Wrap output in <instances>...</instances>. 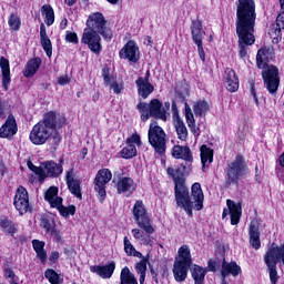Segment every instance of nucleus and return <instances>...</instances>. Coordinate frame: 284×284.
<instances>
[{
    "mask_svg": "<svg viewBox=\"0 0 284 284\" xmlns=\"http://www.w3.org/2000/svg\"><path fill=\"white\" fill-rule=\"evenodd\" d=\"M102 77L105 85H109L111 90H113L114 94H121L124 90L123 83H118L116 81L111 82L110 80V69H102Z\"/></svg>",
    "mask_w": 284,
    "mask_h": 284,
    "instance_id": "obj_31",
    "label": "nucleus"
},
{
    "mask_svg": "<svg viewBox=\"0 0 284 284\" xmlns=\"http://www.w3.org/2000/svg\"><path fill=\"white\" fill-rule=\"evenodd\" d=\"M132 256H135L136 258H143V254L141 252L136 251V248H135V251H133Z\"/></svg>",
    "mask_w": 284,
    "mask_h": 284,
    "instance_id": "obj_61",
    "label": "nucleus"
},
{
    "mask_svg": "<svg viewBox=\"0 0 284 284\" xmlns=\"http://www.w3.org/2000/svg\"><path fill=\"white\" fill-rule=\"evenodd\" d=\"M112 181V172L110 169H102L98 171L94 179V191L100 196V201H104L106 196L105 185Z\"/></svg>",
    "mask_w": 284,
    "mask_h": 284,
    "instance_id": "obj_14",
    "label": "nucleus"
},
{
    "mask_svg": "<svg viewBox=\"0 0 284 284\" xmlns=\"http://www.w3.org/2000/svg\"><path fill=\"white\" fill-rule=\"evenodd\" d=\"M29 170H31V172H34V174H37L40 179V181H42V176L44 175L43 174V163L41 164V166H37V165H33L31 161H29L27 163Z\"/></svg>",
    "mask_w": 284,
    "mask_h": 284,
    "instance_id": "obj_49",
    "label": "nucleus"
},
{
    "mask_svg": "<svg viewBox=\"0 0 284 284\" xmlns=\"http://www.w3.org/2000/svg\"><path fill=\"white\" fill-rule=\"evenodd\" d=\"M17 132H19L17 119H14V115L9 114L6 122L0 128V139H8L9 141H12Z\"/></svg>",
    "mask_w": 284,
    "mask_h": 284,
    "instance_id": "obj_18",
    "label": "nucleus"
},
{
    "mask_svg": "<svg viewBox=\"0 0 284 284\" xmlns=\"http://www.w3.org/2000/svg\"><path fill=\"white\" fill-rule=\"evenodd\" d=\"M0 68L2 72V87L4 90H8V85H10V60L6 57L0 58Z\"/></svg>",
    "mask_w": 284,
    "mask_h": 284,
    "instance_id": "obj_30",
    "label": "nucleus"
},
{
    "mask_svg": "<svg viewBox=\"0 0 284 284\" xmlns=\"http://www.w3.org/2000/svg\"><path fill=\"white\" fill-rule=\"evenodd\" d=\"M275 52L274 47L264 45L258 49L256 54V65L258 70H262V79L264 88L272 97H276L278 87L281 85V77L278 75V68L274 64H268L270 61H274Z\"/></svg>",
    "mask_w": 284,
    "mask_h": 284,
    "instance_id": "obj_3",
    "label": "nucleus"
},
{
    "mask_svg": "<svg viewBox=\"0 0 284 284\" xmlns=\"http://www.w3.org/2000/svg\"><path fill=\"white\" fill-rule=\"evenodd\" d=\"M119 57L120 59H124L130 63H139V59H141V55L139 53V47H136V43H134V41L130 40L120 50Z\"/></svg>",
    "mask_w": 284,
    "mask_h": 284,
    "instance_id": "obj_17",
    "label": "nucleus"
},
{
    "mask_svg": "<svg viewBox=\"0 0 284 284\" xmlns=\"http://www.w3.org/2000/svg\"><path fill=\"white\" fill-rule=\"evenodd\" d=\"M4 276L9 281L10 284H19V283H17V280H14V276H16L14 271H12L11 268L4 270Z\"/></svg>",
    "mask_w": 284,
    "mask_h": 284,
    "instance_id": "obj_54",
    "label": "nucleus"
},
{
    "mask_svg": "<svg viewBox=\"0 0 284 284\" xmlns=\"http://www.w3.org/2000/svg\"><path fill=\"white\" fill-rule=\"evenodd\" d=\"M183 172H185V165H182V169H166L168 176L172 179L174 183V194L178 207H183L187 216L192 217L194 215L192 210H196L197 212L203 210V201L205 196L203 195L201 183L195 182L191 187L190 199V191L187 190V186H185Z\"/></svg>",
    "mask_w": 284,
    "mask_h": 284,
    "instance_id": "obj_2",
    "label": "nucleus"
},
{
    "mask_svg": "<svg viewBox=\"0 0 284 284\" xmlns=\"http://www.w3.org/2000/svg\"><path fill=\"white\" fill-rule=\"evenodd\" d=\"M224 81L229 92H236V90H239V77H236V72H234L232 68L225 69Z\"/></svg>",
    "mask_w": 284,
    "mask_h": 284,
    "instance_id": "obj_26",
    "label": "nucleus"
},
{
    "mask_svg": "<svg viewBox=\"0 0 284 284\" xmlns=\"http://www.w3.org/2000/svg\"><path fill=\"white\" fill-rule=\"evenodd\" d=\"M128 145H138L141 146V135L133 133L130 138L126 139Z\"/></svg>",
    "mask_w": 284,
    "mask_h": 284,
    "instance_id": "obj_52",
    "label": "nucleus"
},
{
    "mask_svg": "<svg viewBox=\"0 0 284 284\" xmlns=\"http://www.w3.org/2000/svg\"><path fill=\"white\" fill-rule=\"evenodd\" d=\"M190 29L192 41L197 45L199 57L201 61L205 63V50L203 49V36L205 34V30H203V22L199 19L192 20Z\"/></svg>",
    "mask_w": 284,
    "mask_h": 284,
    "instance_id": "obj_12",
    "label": "nucleus"
},
{
    "mask_svg": "<svg viewBox=\"0 0 284 284\" xmlns=\"http://www.w3.org/2000/svg\"><path fill=\"white\" fill-rule=\"evenodd\" d=\"M101 33H97V31H92L89 29H84L81 38V43L88 45L89 50L93 52V54H101L103 47L101 45Z\"/></svg>",
    "mask_w": 284,
    "mask_h": 284,
    "instance_id": "obj_13",
    "label": "nucleus"
},
{
    "mask_svg": "<svg viewBox=\"0 0 284 284\" xmlns=\"http://www.w3.org/2000/svg\"><path fill=\"white\" fill-rule=\"evenodd\" d=\"M10 30H12L13 32H19L20 28H21V18H19V16L11 13L8 20Z\"/></svg>",
    "mask_w": 284,
    "mask_h": 284,
    "instance_id": "obj_44",
    "label": "nucleus"
},
{
    "mask_svg": "<svg viewBox=\"0 0 284 284\" xmlns=\"http://www.w3.org/2000/svg\"><path fill=\"white\" fill-rule=\"evenodd\" d=\"M59 85H68L70 83V78L68 75H62L58 79Z\"/></svg>",
    "mask_w": 284,
    "mask_h": 284,
    "instance_id": "obj_56",
    "label": "nucleus"
},
{
    "mask_svg": "<svg viewBox=\"0 0 284 284\" xmlns=\"http://www.w3.org/2000/svg\"><path fill=\"white\" fill-rule=\"evenodd\" d=\"M49 261L51 263H57V261H59V251L51 252Z\"/></svg>",
    "mask_w": 284,
    "mask_h": 284,
    "instance_id": "obj_57",
    "label": "nucleus"
},
{
    "mask_svg": "<svg viewBox=\"0 0 284 284\" xmlns=\"http://www.w3.org/2000/svg\"><path fill=\"white\" fill-rule=\"evenodd\" d=\"M42 17H44V23L47 26H52L54 23V9H52V6L44 4L41 8Z\"/></svg>",
    "mask_w": 284,
    "mask_h": 284,
    "instance_id": "obj_39",
    "label": "nucleus"
},
{
    "mask_svg": "<svg viewBox=\"0 0 284 284\" xmlns=\"http://www.w3.org/2000/svg\"><path fill=\"white\" fill-rule=\"evenodd\" d=\"M65 181L71 194L81 201L83 199V194L81 193V180L74 179V169H70L67 172Z\"/></svg>",
    "mask_w": 284,
    "mask_h": 284,
    "instance_id": "obj_21",
    "label": "nucleus"
},
{
    "mask_svg": "<svg viewBox=\"0 0 284 284\" xmlns=\"http://www.w3.org/2000/svg\"><path fill=\"white\" fill-rule=\"evenodd\" d=\"M33 250L39 258V261L45 265L48 261V252H45V242L39 241V240H33L32 241Z\"/></svg>",
    "mask_w": 284,
    "mask_h": 284,
    "instance_id": "obj_33",
    "label": "nucleus"
},
{
    "mask_svg": "<svg viewBox=\"0 0 284 284\" xmlns=\"http://www.w3.org/2000/svg\"><path fill=\"white\" fill-rule=\"evenodd\" d=\"M256 27V2L254 0H237L236 2V36L241 59L247 57V47L256 43L254 28Z\"/></svg>",
    "mask_w": 284,
    "mask_h": 284,
    "instance_id": "obj_1",
    "label": "nucleus"
},
{
    "mask_svg": "<svg viewBox=\"0 0 284 284\" xmlns=\"http://www.w3.org/2000/svg\"><path fill=\"white\" fill-rule=\"evenodd\" d=\"M135 270L140 274V284L145 283V272H148V258L143 257L135 264Z\"/></svg>",
    "mask_w": 284,
    "mask_h": 284,
    "instance_id": "obj_42",
    "label": "nucleus"
},
{
    "mask_svg": "<svg viewBox=\"0 0 284 284\" xmlns=\"http://www.w3.org/2000/svg\"><path fill=\"white\" fill-rule=\"evenodd\" d=\"M120 284H139L136 277L128 266L123 267L120 274Z\"/></svg>",
    "mask_w": 284,
    "mask_h": 284,
    "instance_id": "obj_38",
    "label": "nucleus"
},
{
    "mask_svg": "<svg viewBox=\"0 0 284 284\" xmlns=\"http://www.w3.org/2000/svg\"><path fill=\"white\" fill-rule=\"evenodd\" d=\"M241 272V266L236 262H227L225 260L222 262L221 276L227 277L231 274V276L236 277Z\"/></svg>",
    "mask_w": 284,
    "mask_h": 284,
    "instance_id": "obj_28",
    "label": "nucleus"
},
{
    "mask_svg": "<svg viewBox=\"0 0 284 284\" xmlns=\"http://www.w3.org/2000/svg\"><path fill=\"white\" fill-rule=\"evenodd\" d=\"M85 30H91V32L101 34L105 41L112 40V31L108 29V21L101 12H95L89 16Z\"/></svg>",
    "mask_w": 284,
    "mask_h": 284,
    "instance_id": "obj_10",
    "label": "nucleus"
},
{
    "mask_svg": "<svg viewBox=\"0 0 284 284\" xmlns=\"http://www.w3.org/2000/svg\"><path fill=\"white\" fill-rule=\"evenodd\" d=\"M225 187L239 185V182L247 174V163L243 155H236L233 162H230L225 170Z\"/></svg>",
    "mask_w": 284,
    "mask_h": 284,
    "instance_id": "obj_8",
    "label": "nucleus"
},
{
    "mask_svg": "<svg viewBox=\"0 0 284 284\" xmlns=\"http://www.w3.org/2000/svg\"><path fill=\"white\" fill-rule=\"evenodd\" d=\"M65 41L67 43H74L77 45V43H79V37L77 36V32L67 31Z\"/></svg>",
    "mask_w": 284,
    "mask_h": 284,
    "instance_id": "obj_53",
    "label": "nucleus"
},
{
    "mask_svg": "<svg viewBox=\"0 0 284 284\" xmlns=\"http://www.w3.org/2000/svg\"><path fill=\"white\" fill-rule=\"evenodd\" d=\"M81 156H82V159H85V156H88V149L83 148L81 150Z\"/></svg>",
    "mask_w": 284,
    "mask_h": 284,
    "instance_id": "obj_64",
    "label": "nucleus"
},
{
    "mask_svg": "<svg viewBox=\"0 0 284 284\" xmlns=\"http://www.w3.org/2000/svg\"><path fill=\"white\" fill-rule=\"evenodd\" d=\"M39 68H41V58H33L29 60L23 72L24 77L27 79H30V77H34Z\"/></svg>",
    "mask_w": 284,
    "mask_h": 284,
    "instance_id": "obj_34",
    "label": "nucleus"
},
{
    "mask_svg": "<svg viewBox=\"0 0 284 284\" xmlns=\"http://www.w3.org/2000/svg\"><path fill=\"white\" fill-rule=\"evenodd\" d=\"M60 28H61V30H65V28H68V19L67 18L62 19V21L60 22Z\"/></svg>",
    "mask_w": 284,
    "mask_h": 284,
    "instance_id": "obj_60",
    "label": "nucleus"
},
{
    "mask_svg": "<svg viewBox=\"0 0 284 284\" xmlns=\"http://www.w3.org/2000/svg\"><path fill=\"white\" fill-rule=\"evenodd\" d=\"M64 3L69 7H72L74 3H77V0H64Z\"/></svg>",
    "mask_w": 284,
    "mask_h": 284,
    "instance_id": "obj_63",
    "label": "nucleus"
},
{
    "mask_svg": "<svg viewBox=\"0 0 284 284\" xmlns=\"http://www.w3.org/2000/svg\"><path fill=\"white\" fill-rule=\"evenodd\" d=\"M136 248H134V245H132V242H130V239L128 236L124 237V252L128 256H132Z\"/></svg>",
    "mask_w": 284,
    "mask_h": 284,
    "instance_id": "obj_50",
    "label": "nucleus"
},
{
    "mask_svg": "<svg viewBox=\"0 0 284 284\" xmlns=\"http://www.w3.org/2000/svg\"><path fill=\"white\" fill-rule=\"evenodd\" d=\"M44 278L49 280V283L51 284H61L63 283V281L61 280V277L57 274V272L52 268H48L44 272Z\"/></svg>",
    "mask_w": 284,
    "mask_h": 284,
    "instance_id": "obj_45",
    "label": "nucleus"
},
{
    "mask_svg": "<svg viewBox=\"0 0 284 284\" xmlns=\"http://www.w3.org/2000/svg\"><path fill=\"white\" fill-rule=\"evenodd\" d=\"M173 125L176 130L178 139L180 141H186L187 140V126H185V123L183 120L173 122Z\"/></svg>",
    "mask_w": 284,
    "mask_h": 284,
    "instance_id": "obj_40",
    "label": "nucleus"
},
{
    "mask_svg": "<svg viewBox=\"0 0 284 284\" xmlns=\"http://www.w3.org/2000/svg\"><path fill=\"white\" fill-rule=\"evenodd\" d=\"M171 110H172V114H173V123H176L179 121H183L181 119V115H179V105L176 104L175 101L172 102Z\"/></svg>",
    "mask_w": 284,
    "mask_h": 284,
    "instance_id": "obj_51",
    "label": "nucleus"
},
{
    "mask_svg": "<svg viewBox=\"0 0 284 284\" xmlns=\"http://www.w3.org/2000/svg\"><path fill=\"white\" fill-rule=\"evenodd\" d=\"M281 30H284V11L276 18V26L273 24L271 32H274L275 37L281 34Z\"/></svg>",
    "mask_w": 284,
    "mask_h": 284,
    "instance_id": "obj_46",
    "label": "nucleus"
},
{
    "mask_svg": "<svg viewBox=\"0 0 284 284\" xmlns=\"http://www.w3.org/2000/svg\"><path fill=\"white\" fill-rule=\"evenodd\" d=\"M42 172L44 175H42V181H45V179H57L63 174V165L54 162V161H45L42 162Z\"/></svg>",
    "mask_w": 284,
    "mask_h": 284,
    "instance_id": "obj_19",
    "label": "nucleus"
},
{
    "mask_svg": "<svg viewBox=\"0 0 284 284\" xmlns=\"http://www.w3.org/2000/svg\"><path fill=\"white\" fill-rule=\"evenodd\" d=\"M44 201H48L51 207H55L63 203V197L59 196V187L50 186L44 192Z\"/></svg>",
    "mask_w": 284,
    "mask_h": 284,
    "instance_id": "obj_27",
    "label": "nucleus"
},
{
    "mask_svg": "<svg viewBox=\"0 0 284 284\" xmlns=\"http://www.w3.org/2000/svg\"><path fill=\"white\" fill-rule=\"evenodd\" d=\"M148 138L150 145H152L158 154H165V150L168 149V134H165V131L156 121L150 124Z\"/></svg>",
    "mask_w": 284,
    "mask_h": 284,
    "instance_id": "obj_9",
    "label": "nucleus"
},
{
    "mask_svg": "<svg viewBox=\"0 0 284 284\" xmlns=\"http://www.w3.org/2000/svg\"><path fill=\"white\" fill-rule=\"evenodd\" d=\"M192 267V254L190 246L182 245L178 251V257L173 264V276L178 283H183L187 278V272Z\"/></svg>",
    "mask_w": 284,
    "mask_h": 284,
    "instance_id": "obj_7",
    "label": "nucleus"
},
{
    "mask_svg": "<svg viewBox=\"0 0 284 284\" xmlns=\"http://www.w3.org/2000/svg\"><path fill=\"white\" fill-rule=\"evenodd\" d=\"M210 110V105L205 101H197L193 106V112L196 116L205 114Z\"/></svg>",
    "mask_w": 284,
    "mask_h": 284,
    "instance_id": "obj_43",
    "label": "nucleus"
},
{
    "mask_svg": "<svg viewBox=\"0 0 284 284\" xmlns=\"http://www.w3.org/2000/svg\"><path fill=\"white\" fill-rule=\"evenodd\" d=\"M41 227L45 230L47 234L54 236L57 241H61V233L57 230V223H54V217L51 215H43L40 222Z\"/></svg>",
    "mask_w": 284,
    "mask_h": 284,
    "instance_id": "obj_23",
    "label": "nucleus"
},
{
    "mask_svg": "<svg viewBox=\"0 0 284 284\" xmlns=\"http://www.w3.org/2000/svg\"><path fill=\"white\" fill-rule=\"evenodd\" d=\"M0 227H2L7 234H10V236H13L19 232L17 224L8 217L0 219Z\"/></svg>",
    "mask_w": 284,
    "mask_h": 284,
    "instance_id": "obj_37",
    "label": "nucleus"
},
{
    "mask_svg": "<svg viewBox=\"0 0 284 284\" xmlns=\"http://www.w3.org/2000/svg\"><path fill=\"white\" fill-rule=\"evenodd\" d=\"M135 84L138 88V94L139 97H142V99H148V97L154 92V85L150 82H144L142 77L135 81Z\"/></svg>",
    "mask_w": 284,
    "mask_h": 284,
    "instance_id": "obj_29",
    "label": "nucleus"
},
{
    "mask_svg": "<svg viewBox=\"0 0 284 284\" xmlns=\"http://www.w3.org/2000/svg\"><path fill=\"white\" fill-rule=\"evenodd\" d=\"M151 276L154 281V283L159 284V274H156V271H154L152 267H150Z\"/></svg>",
    "mask_w": 284,
    "mask_h": 284,
    "instance_id": "obj_59",
    "label": "nucleus"
},
{
    "mask_svg": "<svg viewBox=\"0 0 284 284\" xmlns=\"http://www.w3.org/2000/svg\"><path fill=\"white\" fill-rule=\"evenodd\" d=\"M29 139L33 145H44L51 141V145L57 148L61 143V134L57 132V113H45L43 119L32 128Z\"/></svg>",
    "mask_w": 284,
    "mask_h": 284,
    "instance_id": "obj_4",
    "label": "nucleus"
},
{
    "mask_svg": "<svg viewBox=\"0 0 284 284\" xmlns=\"http://www.w3.org/2000/svg\"><path fill=\"white\" fill-rule=\"evenodd\" d=\"M142 81L150 83V70L146 71L145 77L142 78Z\"/></svg>",
    "mask_w": 284,
    "mask_h": 284,
    "instance_id": "obj_62",
    "label": "nucleus"
},
{
    "mask_svg": "<svg viewBox=\"0 0 284 284\" xmlns=\"http://www.w3.org/2000/svg\"><path fill=\"white\" fill-rule=\"evenodd\" d=\"M40 44L47 57L52 59V41L50 40V37H48V31L43 23L40 24Z\"/></svg>",
    "mask_w": 284,
    "mask_h": 284,
    "instance_id": "obj_25",
    "label": "nucleus"
},
{
    "mask_svg": "<svg viewBox=\"0 0 284 284\" xmlns=\"http://www.w3.org/2000/svg\"><path fill=\"white\" fill-rule=\"evenodd\" d=\"M200 151H201L202 170H205V168H210V164L212 163V161H214V150L203 144Z\"/></svg>",
    "mask_w": 284,
    "mask_h": 284,
    "instance_id": "obj_32",
    "label": "nucleus"
},
{
    "mask_svg": "<svg viewBox=\"0 0 284 284\" xmlns=\"http://www.w3.org/2000/svg\"><path fill=\"white\" fill-rule=\"evenodd\" d=\"M114 270H116V263L114 261L110 262L106 265H92L90 266V272L92 274H97L100 278H112V274H114Z\"/></svg>",
    "mask_w": 284,
    "mask_h": 284,
    "instance_id": "obj_22",
    "label": "nucleus"
},
{
    "mask_svg": "<svg viewBox=\"0 0 284 284\" xmlns=\"http://www.w3.org/2000/svg\"><path fill=\"white\" fill-rule=\"evenodd\" d=\"M133 219L140 229H133L132 235L135 241H139L141 245H149L152 247L154 245V226H152V220L148 215V209L141 200L135 201L132 210Z\"/></svg>",
    "mask_w": 284,
    "mask_h": 284,
    "instance_id": "obj_5",
    "label": "nucleus"
},
{
    "mask_svg": "<svg viewBox=\"0 0 284 284\" xmlns=\"http://www.w3.org/2000/svg\"><path fill=\"white\" fill-rule=\"evenodd\" d=\"M173 159H182V161H185L186 163H192L194 161V156L192 155V150H190V146L187 145H179L175 144L172 148L171 152Z\"/></svg>",
    "mask_w": 284,
    "mask_h": 284,
    "instance_id": "obj_24",
    "label": "nucleus"
},
{
    "mask_svg": "<svg viewBox=\"0 0 284 284\" xmlns=\"http://www.w3.org/2000/svg\"><path fill=\"white\" fill-rule=\"evenodd\" d=\"M264 263L268 270V274H270V281L271 284H277L278 283V272L276 271V262L264 257Z\"/></svg>",
    "mask_w": 284,
    "mask_h": 284,
    "instance_id": "obj_36",
    "label": "nucleus"
},
{
    "mask_svg": "<svg viewBox=\"0 0 284 284\" xmlns=\"http://www.w3.org/2000/svg\"><path fill=\"white\" fill-rule=\"evenodd\" d=\"M227 209L223 210L222 217L225 219L227 214L231 215V225H239L241 216H243V206L232 200L226 201Z\"/></svg>",
    "mask_w": 284,
    "mask_h": 284,
    "instance_id": "obj_16",
    "label": "nucleus"
},
{
    "mask_svg": "<svg viewBox=\"0 0 284 284\" xmlns=\"http://www.w3.org/2000/svg\"><path fill=\"white\" fill-rule=\"evenodd\" d=\"M122 159H134L136 156V146L134 144H128L121 151Z\"/></svg>",
    "mask_w": 284,
    "mask_h": 284,
    "instance_id": "obj_47",
    "label": "nucleus"
},
{
    "mask_svg": "<svg viewBox=\"0 0 284 284\" xmlns=\"http://www.w3.org/2000/svg\"><path fill=\"white\" fill-rule=\"evenodd\" d=\"M207 270L209 272H216V262L210 260L207 263Z\"/></svg>",
    "mask_w": 284,
    "mask_h": 284,
    "instance_id": "obj_58",
    "label": "nucleus"
},
{
    "mask_svg": "<svg viewBox=\"0 0 284 284\" xmlns=\"http://www.w3.org/2000/svg\"><path fill=\"white\" fill-rule=\"evenodd\" d=\"M54 209L58 210L64 219H68V216H74V214H77V206L74 205L64 206L63 203H60L54 206Z\"/></svg>",
    "mask_w": 284,
    "mask_h": 284,
    "instance_id": "obj_41",
    "label": "nucleus"
},
{
    "mask_svg": "<svg viewBox=\"0 0 284 284\" xmlns=\"http://www.w3.org/2000/svg\"><path fill=\"white\" fill-rule=\"evenodd\" d=\"M248 236L253 250H261V222L257 219L251 221Z\"/></svg>",
    "mask_w": 284,
    "mask_h": 284,
    "instance_id": "obj_20",
    "label": "nucleus"
},
{
    "mask_svg": "<svg viewBox=\"0 0 284 284\" xmlns=\"http://www.w3.org/2000/svg\"><path fill=\"white\" fill-rule=\"evenodd\" d=\"M13 205L21 216L27 214V212H32V207L30 206V197L26 187L19 186L17 189Z\"/></svg>",
    "mask_w": 284,
    "mask_h": 284,
    "instance_id": "obj_15",
    "label": "nucleus"
},
{
    "mask_svg": "<svg viewBox=\"0 0 284 284\" xmlns=\"http://www.w3.org/2000/svg\"><path fill=\"white\" fill-rule=\"evenodd\" d=\"M250 85H251V94L255 101V104L258 105V97L256 95V88L254 87V81H251Z\"/></svg>",
    "mask_w": 284,
    "mask_h": 284,
    "instance_id": "obj_55",
    "label": "nucleus"
},
{
    "mask_svg": "<svg viewBox=\"0 0 284 284\" xmlns=\"http://www.w3.org/2000/svg\"><path fill=\"white\" fill-rule=\"evenodd\" d=\"M170 102H163L159 99H153L150 103L140 102L136 105V110L141 113V120L148 121L150 116L153 119H160V121H168L170 119Z\"/></svg>",
    "mask_w": 284,
    "mask_h": 284,
    "instance_id": "obj_6",
    "label": "nucleus"
},
{
    "mask_svg": "<svg viewBox=\"0 0 284 284\" xmlns=\"http://www.w3.org/2000/svg\"><path fill=\"white\" fill-rule=\"evenodd\" d=\"M206 274H207V268H203L200 265L194 264V266L191 268V275L194 283H204Z\"/></svg>",
    "mask_w": 284,
    "mask_h": 284,
    "instance_id": "obj_35",
    "label": "nucleus"
},
{
    "mask_svg": "<svg viewBox=\"0 0 284 284\" xmlns=\"http://www.w3.org/2000/svg\"><path fill=\"white\" fill-rule=\"evenodd\" d=\"M185 119H186L187 126L194 128V123H196V121L194 120V113H192V109L187 103H185Z\"/></svg>",
    "mask_w": 284,
    "mask_h": 284,
    "instance_id": "obj_48",
    "label": "nucleus"
},
{
    "mask_svg": "<svg viewBox=\"0 0 284 284\" xmlns=\"http://www.w3.org/2000/svg\"><path fill=\"white\" fill-rule=\"evenodd\" d=\"M113 183L116 187L118 194L132 196L136 192V184L132 178L123 176V170H119L113 174Z\"/></svg>",
    "mask_w": 284,
    "mask_h": 284,
    "instance_id": "obj_11",
    "label": "nucleus"
}]
</instances>
